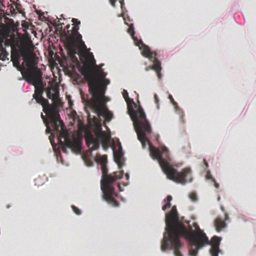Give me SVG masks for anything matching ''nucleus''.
<instances>
[{"label":"nucleus","instance_id":"obj_1","mask_svg":"<svg viewBox=\"0 0 256 256\" xmlns=\"http://www.w3.org/2000/svg\"><path fill=\"white\" fill-rule=\"evenodd\" d=\"M166 230L161 244V250L164 252L168 246L174 250L175 256H182L180 251L182 246L180 238H185L189 243L195 246L190 250L192 256H196L199 249L204 245L210 244L206 234L200 230L198 224L189 221L180 220L176 206H173L170 211L166 214Z\"/></svg>","mask_w":256,"mask_h":256},{"label":"nucleus","instance_id":"obj_2","mask_svg":"<svg viewBox=\"0 0 256 256\" xmlns=\"http://www.w3.org/2000/svg\"><path fill=\"white\" fill-rule=\"evenodd\" d=\"M128 110L133 122L138 138L140 142L144 148L148 144L150 155L154 160H158L162 171L168 178L178 184H185L192 181V172L189 168H183L178 172L170 164V158L168 150L166 146L162 148V151L154 146L148 140L147 136L152 133V128L142 108L140 106L134 110L132 106L128 105Z\"/></svg>","mask_w":256,"mask_h":256},{"label":"nucleus","instance_id":"obj_3","mask_svg":"<svg viewBox=\"0 0 256 256\" xmlns=\"http://www.w3.org/2000/svg\"><path fill=\"white\" fill-rule=\"evenodd\" d=\"M80 71L88 82L89 91L92 98L104 96L106 86L110 84V81L106 78V73L96 66L92 55L86 57Z\"/></svg>","mask_w":256,"mask_h":256},{"label":"nucleus","instance_id":"obj_4","mask_svg":"<svg viewBox=\"0 0 256 256\" xmlns=\"http://www.w3.org/2000/svg\"><path fill=\"white\" fill-rule=\"evenodd\" d=\"M102 172L100 188L103 194L102 198L108 204L118 207L120 204L116 200L118 194L114 191V182L122 177L124 172L120 170L108 174V169L106 164L102 166Z\"/></svg>","mask_w":256,"mask_h":256},{"label":"nucleus","instance_id":"obj_5","mask_svg":"<svg viewBox=\"0 0 256 256\" xmlns=\"http://www.w3.org/2000/svg\"><path fill=\"white\" fill-rule=\"evenodd\" d=\"M38 58L33 53H30L25 47L21 50L18 58V66H14L20 72L24 80L42 76V72L38 68Z\"/></svg>","mask_w":256,"mask_h":256},{"label":"nucleus","instance_id":"obj_6","mask_svg":"<svg viewBox=\"0 0 256 256\" xmlns=\"http://www.w3.org/2000/svg\"><path fill=\"white\" fill-rule=\"evenodd\" d=\"M84 136L90 155L92 151L99 148L100 142L104 150H106L108 148L105 134L102 131L100 128H96L92 130L89 128L86 129L84 131Z\"/></svg>","mask_w":256,"mask_h":256},{"label":"nucleus","instance_id":"obj_7","mask_svg":"<svg viewBox=\"0 0 256 256\" xmlns=\"http://www.w3.org/2000/svg\"><path fill=\"white\" fill-rule=\"evenodd\" d=\"M107 101L105 96L92 98L86 100V105L95 111L98 116H103L106 122H109L112 118L113 114L105 104Z\"/></svg>","mask_w":256,"mask_h":256},{"label":"nucleus","instance_id":"obj_8","mask_svg":"<svg viewBox=\"0 0 256 256\" xmlns=\"http://www.w3.org/2000/svg\"><path fill=\"white\" fill-rule=\"evenodd\" d=\"M25 80L29 84L34 86L35 91L33 97L38 103L42 106L43 110H44V108H46L47 106H51L49 104L48 100L42 96L44 92L42 76H36Z\"/></svg>","mask_w":256,"mask_h":256},{"label":"nucleus","instance_id":"obj_9","mask_svg":"<svg viewBox=\"0 0 256 256\" xmlns=\"http://www.w3.org/2000/svg\"><path fill=\"white\" fill-rule=\"evenodd\" d=\"M43 111L48 115L49 122L46 123L47 129L49 128V124L52 128L54 131L58 132L60 129L63 128L64 124L62 121L60 119V115L56 108L52 106H47L44 108Z\"/></svg>","mask_w":256,"mask_h":256},{"label":"nucleus","instance_id":"obj_10","mask_svg":"<svg viewBox=\"0 0 256 256\" xmlns=\"http://www.w3.org/2000/svg\"><path fill=\"white\" fill-rule=\"evenodd\" d=\"M139 48L142 50V54L146 58L154 62L152 68L156 71L158 78H161L160 71L162 70L161 63L156 58L157 54L156 52H152L149 47L144 44L142 42H140L137 44Z\"/></svg>","mask_w":256,"mask_h":256},{"label":"nucleus","instance_id":"obj_11","mask_svg":"<svg viewBox=\"0 0 256 256\" xmlns=\"http://www.w3.org/2000/svg\"><path fill=\"white\" fill-rule=\"evenodd\" d=\"M5 44L11 47V61L14 66H18V58L19 53L22 48L26 46H23L22 42L14 36L10 38H6L5 40Z\"/></svg>","mask_w":256,"mask_h":256},{"label":"nucleus","instance_id":"obj_12","mask_svg":"<svg viewBox=\"0 0 256 256\" xmlns=\"http://www.w3.org/2000/svg\"><path fill=\"white\" fill-rule=\"evenodd\" d=\"M60 137L64 138V142L60 141V144L64 146L62 148L63 152L67 153L66 148H70L74 152L78 153L81 150V140L78 138L71 140L66 132L60 134Z\"/></svg>","mask_w":256,"mask_h":256},{"label":"nucleus","instance_id":"obj_13","mask_svg":"<svg viewBox=\"0 0 256 256\" xmlns=\"http://www.w3.org/2000/svg\"><path fill=\"white\" fill-rule=\"evenodd\" d=\"M79 26H74L72 30L68 33H62L60 36L61 40L63 41L64 44L67 43L68 46L72 51L74 50V40L76 39L80 40L82 38V35L78 32Z\"/></svg>","mask_w":256,"mask_h":256},{"label":"nucleus","instance_id":"obj_14","mask_svg":"<svg viewBox=\"0 0 256 256\" xmlns=\"http://www.w3.org/2000/svg\"><path fill=\"white\" fill-rule=\"evenodd\" d=\"M74 50L72 51L68 46L67 43H64V46L67 50L68 53L72 58L75 57L76 54H81L86 50V46L82 41V38L80 40L76 39L74 40Z\"/></svg>","mask_w":256,"mask_h":256},{"label":"nucleus","instance_id":"obj_15","mask_svg":"<svg viewBox=\"0 0 256 256\" xmlns=\"http://www.w3.org/2000/svg\"><path fill=\"white\" fill-rule=\"evenodd\" d=\"M220 240V239L216 236H214L212 238V248L210 250V253L212 256H218V254L220 250L219 245Z\"/></svg>","mask_w":256,"mask_h":256},{"label":"nucleus","instance_id":"obj_16","mask_svg":"<svg viewBox=\"0 0 256 256\" xmlns=\"http://www.w3.org/2000/svg\"><path fill=\"white\" fill-rule=\"evenodd\" d=\"M123 153L121 150H120L116 152L114 151V162L118 165L119 169H120L123 166L124 160L123 158Z\"/></svg>","mask_w":256,"mask_h":256},{"label":"nucleus","instance_id":"obj_17","mask_svg":"<svg viewBox=\"0 0 256 256\" xmlns=\"http://www.w3.org/2000/svg\"><path fill=\"white\" fill-rule=\"evenodd\" d=\"M214 226L217 232H220L222 228L226 226V224L224 220L220 218H217L214 220Z\"/></svg>","mask_w":256,"mask_h":256},{"label":"nucleus","instance_id":"obj_18","mask_svg":"<svg viewBox=\"0 0 256 256\" xmlns=\"http://www.w3.org/2000/svg\"><path fill=\"white\" fill-rule=\"evenodd\" d=\"M172 200V196H168L166 199L164 200V204L162 207V210L165 211L167 208H170L171 206L170 201Z\"/></svg>","mask_w":256,"mask_h":256},{"label":"nucleus","instance_id":"obj_19","mask_svg":"<svg viewBox=\"0 0 256 256\" xmlns=\"http://www.w3.org/2000/svg\"><path fill=\"white\" fill-rule=\"evenodd\" d=\"M94 160L96 162H100L102 166L106 164L107 160L106 156H96Z\"/></svg>","mask_w":256,"mask_h":256},{"label":"nucleus","instance_id":"obj_20","mask_svg":"<svg viewBox=\"0 0 256 256\" xmlns=\"http://www.w3.org/2000/svg\"><path fill=\"white\" fill-rule=\"evenodd\" d=\"M124 23L129 26V28L128 29V33L130 34L131 36H134V31L133 24H128V23L126 22V18H124Z\"/></svg>","mask_w":256,"mask_h":256},{"label":"nucleus","instance_id":"obj_21","mask_svg":"<svg viewBox=\"0 0 256 256\" xmlns=\"http://www.w3.org/2000/svg\"><path fill=\"white\" fill-rule=\"evenodd\" d=\"M122 95H123L124 98L125 99L126 101V102L128 104L129 101L130 100L132 102V104L136 106V104L133 101V100H130L129 98L128 92L126 90H124L123 92H122Z\"/></svg>","mask_w":256,"mask_h":256},{"label":"nucleus","instance_id":"obj_22","mask_svg":"<svg viewBox=\"0 0 256 256\" xmlns=\"http://www.w3.org/2000/svg\"><path fill=\"white\" fill-rule=\"evenodd\" d=\"M84 162L88 166H91L93 165L94 162L93 161L89 158L88 156H84Z\"/></svg>","mask_w":256,"mask_h":256},{"label":"nucleus","instance_id":"obj_23","mask_svg":"<svg viewBox=\"0 0 256 256\" xmlns=\"http://www.w3.org/2000/svg\"><path fill=\"white\" fill-rule=\"evenodd\" d=\"M47 96L48 97L50 98V99H52V100H56L58 96V95L56 94V93H54V94H52L51 92H50V90H48L47 91Z\"/></svg>","mask_w":256,"mask_h":256},{"label":"nucleus","instance_id":"obj_24","mask_svg":"<svg viewBox=\"0 0 256 256\" xmlns=\"http://www.w3.org/2000/svg\"><path fill=\"white\" fill-rule=\"evenodd\" d=\"M8 53L6 52V48L4 49V51L1 52V54H0V59L2 60H6V57L8 56Z\"/></svg>","mask_w":256,"mask_h":256},{"label":"nucleus","instance_id":"obj_25","mask_svg":"<svg viewBox=\"0 0 256 256\" xmlns=\"http://www.w3.org/2000/svg\"><path fill=\"white\" fill-rule=\"evenodd\" d=\"M72 208L73 211L78 215L81 214V210L74 206H72Z\"/></svg>","mask_w":256,"mask_h":256},{"label":"nucleus","instance_id":"obj_26","mask_svg":"<svg viewBox=\"0 0 256 256\" xmlns=\"http://www.w3.org/2000/svg\"><path fill=\"white\" fill-rule=\"evenodd\" d=\"M190 198L192 200V201H196L197 199L196 198V194L194 192H192L189 195Z\"/></svg>","mask_w":256,"mask_h":256},{"label":"nucleus","instance_id":"obj_27","mask_svg":"<svg viewBox=\"0 0 256 256\" xmlns=\"http://www.w3.org/2000/svg\"><path fill=\"white\" fill-rule=\"evenodd\" d=\"M73 22V24L74 26H78L80 24V22L78 20V19L73 18L72 20Z\"/></svg>","mask_w":256,"mask_h":256},{"label":"nucleus","instance_id":"obj_28","mask_svg":"<svg viewBox=\"0 0 256 256\" xmlns=\"http://www.w3.org/2000/svg\"><path fill=\"white\" fill-rule=\"evenodd\" d=\"M168 98L170 100L172 104L174 106H177V103L174 101V100L172 95H170V94L169 95Z\"/></svg>","mask_w":256,"mask_h":256},{"label":"nucleus","instance_id":"obj_29","mask_svg":"<svg viewBox=\"0 0 256 256\" xmlns=\"http://www.w3.org/2000/svg\"><path fill=\"white\" fill-rule=\"evenodd\" d=\"M154 98L155 102L157 104V108L158 109H159V108H160V106H159V104H158L159 100H158L157 94H155L154 95Z\"/></svg>","mask_w":256,"mask_h":256},{"label":"nucleus","instance_id":"obj_30","mask_svg":"<svg viewBox=\"0 0 256 256\" xmlns=\"http://www.w3.org/2000/svg\"><path fill=\"white\" fill-rule=\"evenodd\" d=\"M135 44L136 46H137V44H138L140 42H142V40H138L134 36H132Z\"/></svg>","mask_w":256,"mask_h":256},{"label":"nucleus","instance_id":"obj_31","mask_svg":"<svg viewBox=\"0 0 256 256\" xmlns=\"http://www.w3.org/2000/svg\"><path fill=\"white\" fill-rule=\"evenodd\" d=\"M2 42H3V41L2 40L0 39V52H2L4 51V49L5 48H4L3 46V45H2Z\"/></svg>","mask_w":256,"mask_h":256},{"label":"nucleus","instance_id":"obj_32","mask_svg":"<svg viewBox=\"0 0 256 256\" xmlns=\"http://www.w3.org/2000/svg\"><path fill=\"white\" fill-rule=\"evenodd\" d=\"M212 182H214V186L216 188H218L219 187V184L216 182L214 178H212Z\"/></svg>","mask_w":256,"mask_h":256},{"label":"nucleus","instance_id":"obj_33","mask_svg":"<svg viewBox=\"0 0 256 256\" xmlns=\"http://www.w3.org/2000/svg\"><path fill=\"white\" fill-rule=\"evenodd\" d=\"M117 0H110V4H112V6L114 7L115 6V3L116 2Z\"/></svg>","mask_w":256,"mask_h":256},{"label":"nucleus","instance_id":"obj_34","mask_svg":"<svg viewBox=\"0 0 256 256\" xmlns=\"http://www.w3.org/2000/svg\"><path fill=\"white\" fill-rule=\"evenodd\" d=\"M41 116H42V118L43 119L44 122L46 124V118L45 116L43 115V114L42 113L41 114Z\"/></svg>","mask_w":256,"mask_h":256},{"label":"nucleus","instance_id":"obj_35","mask_svg":"<svg viewBox=\"0 0 256 256\" xmlns=\"http://www.w3.org/2000/svg\"><path fill=\"white\" fill-rule=\"evenodd\" d=\"M204 164H205V166H206V167L208 168V163L206 162V161L205 160H204Z\"/></svg>","mask_w":256,"mask_h":256},{"label":"nucleus","instance_id":"obj_36","mask_svg":"<svg viewBox=\"0 0 256 256\" xmlns=\"http://www.w3.org/2000/svg\"><path fill=\"white\" fill-rule=\"evenodd\" d=\"M152 70H154V69L152 68V67H150V66H149V67H147V68H146V70L148 71V70H152Z\"/></svg>","mask_w":256,"mask_h":256},{"label":"nucleus","instance_id":"obj_37","mask_svg":"<svg viewBox=\"0 0 256 256\" xmlns=\"http://www.w3.org/2000/svg\"><path fill=\"white\" fill-rule=\"evenodd\" d=\"M224 216H225V220H228V214L226 213V214H224Z\"/></svg>","mask_w":256,"mask_h":256},{"label":"nucleus","instance_id":"obj_38","mask_svg":"<svg viewBox=\"0 0 256 256\" xmlns=\"http://www.w3.org/2000/svg\"><path fill=\"white\" fill-rule=\"evenodd\" d=\"M70 28V24H68L66 26V28L68 30L69 28Z\"/></svg>","mask_w":256,"mask_h":256},{"label":"nucleus","instance_id":"obj_39","mask_svg":"<svg viewBox=\"0 0 256 256\" xmlns=\"http://www.w3.org/2000/svg\"><path fill=\"white\" fill-rule=\"evenodd\" d=\"M208 178H212V180L213 178L211 176H208Z\"/></svg>","mask_w":256,"mask_h":256},{"label":"nucleus","instance_id":"obj_40","mask_svg":"<svg viewBox=\"0 0 256 256\" xmlns=\"http://www.w3.org/2000/svg\"><path fill=\"white\" fill-rule=\"evenodd\" d=\"M126 176L127 179H128V178H129V175H128V174H126Z\"/></svg>","mask_w":256,"mask_h":256},{"label":"nucleus","instance_id":"obj_41","mask_svg":"<svg viewBox=\"0 0 256 256\" xmlns=\"http://www.w3.org/2000/svg\"><path fill=\"white\" fill-rule=\"evenodd\" d=\"M2 18H0V22L2 23Z\"/></svg>","mask_w":256,"mask_h":256},{"label":"nucleus","instance_id":"obj_42","mask_svg":"<svg viewBox=\"0 0 256 256\" xmlns=\"http://www.w3.org/2000/svg\"><path fill=\"white\" fill-rule=\"evenodd\" d=\"M82 100L84 102V98H82Z\"/></svg>","mask_w":256,"mask_h":256},{"label":"nucleus","instance_id":"obj_43","mask_svg":"<svg viewBox=\"0 0 256 256\" xmlns=\"http://www.w3.org/2000/svg\"><path fill=\"white\" fill-rule=\"evenodd\" d=\"M118 186L119 187V188H120V184H118Z\"/></svg>","mask_w":256,"mask_h":256},{"label":"nucleus","instance_id":"obj_44","mask_svg":"<svg viewBox=\"0 0 256 256\" xmlns=\"http://www.w3.org/2000/svg\"><path fill=\"white\" fill-rule=\"evenodd\" d=\"M220 200V197H218V200Z\"/></svg>","mask_w":256,"mask_h":256}]
</instances>
